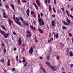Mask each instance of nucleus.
Returning <instances> with one entry per match:
<instances>
[{
	"mask_svg": "<svg viewBox=\"0 0 73 73\" xmlns=\"http://www.w3.org/2000/svg\"><path fill=\"white\" fill-rule=\"evenodd\" d=\"M46 64H47L48 66H50L51 69L53 71H56V69H57V67L56 66H54V67L53 66H51L50 64L48 62L46 61L45 62Z\"/></svg>",
	"mask_w": 73,
	"mask_h": 73,
	"instance_id": "1",
	"label": "nucleus"
},
{
	"mask_svg": "<svg viewBox=\"0 0 73 73\" xmlns=\"http://www.w3.org/2000/svg\"><path fill=\"white\" fill-rule=\"evenodd\" d=\"M0 33L1 34V35H2L3 36H4V38H7L9 36V34L8 33H7L6 34H5V33L1 29H0Z\"/></svg>",
	"mask_w": 73,
	"mask_h": 73,
	"instance_id": "2",
	"label": "nucleus"
},
{
	"mask_svg": "<svg viewBox=\"0 0 73 73\" xmlns=\"http://www.w3.org/2000/svg\"><path fill=\"white\" fill-rule=\"evenodd\" d=\"M50 50H49V54L48 55V56H47V60H49V57H50V54H51L52 53V52H51L52 51V47H50Z\"/></svg>",
	"mask_w": 73,
	"mask_h": 73,
	"instance_id": "3",
	"label": "nucleus"
},
{
	"mask_svg": "<svg viewBox=\"0 0 73 73\" xmlns=\"http://www.w3.org/2000/svg\"><path fill=\"white\" fill-rule=\"evenodd\" d=\"M19 19H20V20H21V21H23V24H25V25L26 26H28V23L27 22H26V23H25V22L24 21V20L21 17H19Z\"/></svg>",
	"mask_w": 73,
	"mask_h": 73,
	"instance_id": "4",
	"label": "nucleus"
},
{
	"mask_svg": "<svg viewBox=\"0 0 73 73\" xmlns=\"http://www.w3.org/2000/svg\"><path fill=\"white\" fill-rule=\"evenodd\" d=\"M29 52L31 55L32 54V53H33V48L32 47H30V49L29 50Z\"/></svg>",
	"mask_w": 73,
	"mask_h": 73,
	"instance_id": "5",
	"label": "nucleus"
},
{
	"mask_svg": "<svg viewBox=\"0 0 73 73\" xmlns=\"http://www.w3.org/2000/svg\"><path fill=\"white\" fill-rule=\"evenodd\" d=\"M51 23L52 26L54 27L55 26H56V22H55V21H54V20H52Z\"/></svg>",
	"mask_w": 73,
	"mask_h": 73,
	"instance_id": "6",
	"label": "nucleus"
},
{
	"mask_svg": "<svg viewBox=\"0 0 73 73\" xmlns=\"http://www.w3.org/2000/svg\"><path fill=\"white\" fill-rule=\"evenodd\" d=\"M14 21L16 23V24H18V25H20V26H21V23L20 21H16L15 20H14Z\"/></svg>",
	"mask_w": 73,
	"mask_h": 73,
	"instance_id": "7",
	"label": "nucleus"
},
{
	"mask_svg": "<svg viewBox=\"0 0 73 73\" xmlns=\"http://www.w3.org/2000/svg\"><path fill=\"white\" fill-rule=\"evenodd\" d=\"M22 42V41H21V38H19L18 40V45L20 46L21 45V43Z\"/></svg>",
	"mask_w": 73,
	"mask_h": 73,
	"instance_id": "8",
	"label": "nucleus"
},
{
	"mask_svg": "<svg viewBox=\"0 0 73 73\" xmlns=\"http://www.w3.org/2000/svg\"><path fill=\"white\" fill-rule=\"evenodd\" d=\"M38 23L40 25H41V21H43V20L42 19H38Z\"/></svg>",
	"mask_w": 73,
	"mask_h": 73,
	"instance_id": "9",
	"label": "nucleus"
},
{
	"mask_svg": "<svg viewBox=\"0 0 73 73\" xmlns=\"http://www.w3.org/2000/svg\"><path fill=\"white\" fill-rule=\"evenodd\" d=\"M8 22L9 24V25L10 26V27H12V21H11V20H10V19H8Z\"/></svg>",
	"mask_w": 73,
	"mask_h": 73,
	"instance_id": "10",
	"label": "nucleus"
},
{
	"mask_svg": "<svg viewBox=\"0 0 73 73\" xmlns=\"http://www.w3.org/2000/svg\"><path fill=\"white\" fill-rule=\"evenodd\" d=\"M38 31H39V32H40V33H43L44 31H43V30H42L41 28H39L38 29Z\"/></svg>",
	"mask_w": 73,
	"mask_h": 73,
	"instance_id": "11",
	"label": "nucleus"
},
{
	"mask_svg": "<svg viewBox=\"0 0 73 73\" xmlns=\"http://www.w3.org/2000/svg\"><path fill=\"white\" fill-rule=\"evenodd\" d=\"M15 2H18V4L20 5H21V1H20V0H15Z\"/></svg>",
	"mask_w": 73,
	"mask_h": 73,
	"instance_id": "12",
	"label": "nucleus"
},
{
	"mask_svg": "<svg viewBox=\"0 0 73 73\" xmlns=\"http://www.w3.org/2000/svg\"><path fill=\"white\" fill-rule=\"evenodd\" d=\"M33 4L34 5L36 9L37 10H38V7L37 5L35 4V3L34 2L33 3Z\"/></svg>",
	"mask_w": 73,
	"mask_h": 73,
	"instance_id": "13",
	"label": "nucleus"
},
{
	"mask_svg": "<svg viewBox=\"0 0 73 73\" xmlns=\"http://www.w3.org/2000/svg\"><path fill=\"white\" fill-rule=\"evenodd\" d=\"M36 2L38 6H40V4L39 0H36Z\"/></svg>",
	"mask_w": 73,
	"mask_h": 73,
	"instance_id": "14",
	"label": "nucleus"
},
{
	"mask_svg": "<svg viewBox=\"0 0 73 73\" xmlns=\"http://www.w3.org/2000/svg\"><path fill=\"white\" fill-rule=\"evenodd\" d=\"M30 27L31 28V29H33L34 31H36V27H33V26L32 25H30Z\"/></svg>",
	"mask_w": 73,
	"mask_h": 73,
	"instance_id": "15",
	"label": "nucleus"
},
{
	"mask_svg": "<svg viewBox=\"0 0 73 73\" xmlns=\"http://www.w3.org/2000/svg\"><path fill=\"white\" fill-rule=\"evenodd\" d=\"M1 27L2 29H3L5 31H7V29H6L4 25H1Z\"/></svg>",
	"mask_w": 73,
	"mask_h": 73,
	"instance_id": "16",
	"label": "nucleus"
},
{
	"mask_svg": "<svg viewBox=\"0 0 73 73\" xmlns=\"http://www.w3.org/2000/svg\"><path fill=\"white\" fill-rule=\"evenodd\" d=\"M10 5L13 9V10H14V11H15V7L14 6V5H13V4H10Z\"/></svg>",
	"mask_w": 73,
	"mask_h": 73,
	"instance_id": "17",
	"label": "nucleus"
},
{
	"mask_svg": "<svg viewBox=\"0 0 73 73\" xmlns=\"http://www.w3.org/2000/svg\"><path fill=\"white\" fill-rule=\"evenodd\" d=\"M11 65V64H10V59H9L7 62V66H10Z\"/></svg>",
	"mask_w": 73,
	"mask_h": 73,
	"instance_id": "18",
	"label": "nucleus"
},
{
	"mask_svg": "<svg viewBox=\"0 0 73 73\" xmlns=\"http://www.w3.org/2000/svg\"><path fill=\"white\" fill-rule=\"evenodd\" d=\"M70 56V57H73V54L72 51H70L69 53Z\"/></svg>",
	"mask_w": 73,
	"mask_h": 73,
	"instance_id": "19",
	"label": "nucleus"
},
{
	"mask_svg": "<svg viewBox=\"0 0 73 73\" xmlns=\"http://www.w3.org/2000/svg\"><path fill=\"white\" fill-rule=\"evenodd\" d=\"M26 13L28 16L29 17V9H28L26 12Z\"/></svg>",
	"mask_w": 73,
	"mask_h": 73,
	"instance_id": "20",
	"label": "nucleus"
},
{
	"mask_svg": "<svg viewBox=\"0 0 73 73\" xmlns=\"http://www.w3.org/2000/svg\"><path fill=\"white\" fill-rule=\"evenodd\" d=\"M60 44L62 47L64 48V44H63V42H60Z\"/></svg>",
	"mask_w": 73,
	"mask_h": 73,
	"instance_id": "21",
	"label": "nucleus"
},
{
	"mask_svg": "<svg viewBox=\"0 0 73 73\" xmlns=\"http://www.w3.org/2000/svg\"><path fill=\"white\" fill-rule=\"evenodd\" d=\"M41 69L43 70V73H46V71L45 70V69H44L42 67H41Z\"/></svg>",
	"mask_w": 73,
	"mask_h": 73,
	"instance_id": "22",
	"label": "nucleus"
},
{
	"mask_svg": "<svg viewBox=\"0 0 73 73\" xmlns=\"http://www.w3.org/2000/svg\"><path fill=\"white\" fill-rule=\"evenodd\" d=\"M49 11L50 12L52 11V7L50 5H49Z\"/></svg>",
	"mask_w": 73,
	"mask_h": 73,
	"instance_id": "23",
	"label": "nucleus"
},
{
	"mask_svg": "<svg viewBox=\"0 0 73 73\" xmlns=\"http://www.w3.org/2000/svg\"><path fill=\"white\" fill-rule=\"evenodd\" d=\"M66 13L68 17L70 16V14H69V11L68 10H66Z\"/></svg>",
	"mask_w": 73,
	"mask_h": 73,
	"instance_id": "24",
	"label": "nucleus"
},
{
	"mask_svg": "<svg viewBox=\"0 0 73 73\" xmlns=\"http://www.w3.org/2000/svg\"><path fill=\"white\" fill-rule=\"evenodd\" d=\"M31 36V33L27 35L26 36L27 37H29Z\"/></svg>",
	"mask_w": 73,
	"mask_h": 73,
	"instance_id": "25",
	"label": "nucleus"
},
{
	"mask_svg": "<svg viewBox=\"0 0 73 73\" xmlns=\"http://www.w3.org/2000/svg\"><path fill=\"white\" fill-rule=\"evenodd\" d=\"M66 20L69 23V24H70V20L68 19V18H67L66 19Z\"/></svg>",
	"mask_w": 73,
	"mask_h": 73,
	"instance_id": "26",
	"label": "nucleus"
},
{
	"mask_svg": "<svg viewBox=\"0 0 73 73\" xmlns=\"http://www.w3.org/2000/svg\"><path fill=\"white\" fill-rule=\"evenodd\" d=\"M38 19H42L41 18V17H40V14H38Z\"/></svg>",
	"mask_w": 73,
	"mask_h": 73,
	"instance_id": "27",
	"label": "nucleus"
},
{
	"mask_svg": "<svg viewBox=\"0 0 73 73\" xmlns=\"http://www.w3.org/2000/svg\"><path fill=\"white\" fill-rule=\"evenodd\" d=\"M63 23H64V25H69V23H65V21L63 22Z\"/></svg>",
	"mask_w": 73,
	"mask_h": 73,
	"instance_id": "28",
	"label": "nucleus"
},
{
	"mask_svg": "<svg viewBox=\"0 0 73 73\" xmlns=\"http://www.w3.org/2000/svg\"><path fill=\"white\" fill-rule=\"evenodd\" d=\"M31 14H32L33 15H35V12L33 11H31L30 13Z\"/></svg>",
	"mask_w": 73,
	"mask_h": 73,
	"instance_id": "29",
	"label": "nucleus"
},
{
	"mask_svg": "<svg viewBox=\"0 0 73 73\" xmlns=\"http://www.w3.org/2000/svg\"><path fill=\"white\" fill-rule=\"evenodd\" d=\"M5 7H6V9H8V8H9V6H8V5H5Z\"/></svg>",
	"mask_w": 73,
	"mask_h": 73,
	"instance_id": "30",
	"label": "nucleus"
},
{
	"mask_svg": "<svg viewBox=\"0 0 73 73\" xmlns=\"http://www.w3.org/2000/svg\"><path fill=\"white\" fill-rule=\"evenodd\" d=\"M4 54H5V53H6V51H7V50L5 48L4 49Z\"/></svg>",
	"mask_w": 73,
	"mask_h": 73,
	"instance_id": "31",
	"label": "nucleus"
},
{
	"mask_svg": "<svg viewBox=\"0 0 73 73\" xmlns=\"http://www.w3.org/2000/svg\"><path fill=\"white\" fill-rule=\"evenodd\" d=\"M1 61L2 62H3V63H4V59H1Z\"/></svg>",
	"mask_w": 73,
	"mask_h": 73,
	"instance_id": "32",
	"label": "nucleus"
},
{
	"mask_svg": "<svg viewBox=\"0 0 73 73\" xmlns=\"http://www.w3.org/2000/svg\"><path fill=\"white\" fill-rule=\"evenodd\" d=\"M69 37H71L72 36V34L71 33H69Z\"/></svg>",
	"mask_w": 73,
	"mask_h": 73,
	"instance_id": "33",
	"label": "nucleus"
},
{
	"mask_svg": "<svg viewBox=\"0 0 73 73\" xmlns=\"http://www.w3.org/2000/svg\"><path fill=\"white\" fill-rule=\"evenodd\" d=\"M26 32L27 33H29V34L31 33L30 31L28 30Z\"/></svg>",
	"mask_w": 73,
	"mask_h": 73,
	"instance_id": "34",
	"label": "nucleus"
},
{
	"mask_svg": "<svg viewBox=\"0 0 73 73\" xmlns=\"http://www.w3.org/2000/svg\"><path fill=\"white\" fill-rule=\"evenodd\" d=\"M55 37H56V38H58V34H57L56 36L55 35Z\"/></svg>",
	"mask_w": 73,
	"mask_h": 73,
	"instance_id": "35",
	"label": "nucleus"
},
{
	"mask_svg": "<svg viewBox=\"0 0 73 73\" xmlns=\"http://www.w3.org/2000/svg\"><path fill=\"white\" fill-rule=\"evenodd\" d=\"M16 58L17 61H17H18V55L16 56Z\"/></svg>",
	"mask_w": 73,
	"mask_h": 73,
	"instance_id": "36",
	"label": "nucleus"
},
{
	"mask_svg": "<svg viewBox=\"0 0 73 73\" xmlns=\"http://www.w3.org/2000/svg\"><path fill=\"white\" fill-rule=\"evenodd\" d=\"M15 19L16 20H17L18 21H19L20 20V19H19L17 17H16L15 18Z\"/></svg>",
	"mask_w": 73,
	"mask_h": 73,
	"instance_id": "37",
	"label": "nucleus"
},
{
	"mask_svg": "<svg viewBox=\"0 0 73 73\" xmlns=\"http://www.w3.org/2000/svg\"><path fill=\"white\" fill-rule=\"evenodd\" d=\"M54 4L55 5L56 4V3L57 2L56 1V0H54Z\"/></svg>",
	"mask_w": 73,
	"mask_h": 73,
	"instance_id": "38",
	"label": "nucleus"
},
{
	"mask_svg": "<svg viewBox=\"0 0 73 73\" xmlns=\"http://www.w3.org/2000/svg\"><path fill=\"white\" fill-rule=\"evenodd\" d=\"M62 29H66V28L65 26H62Z\"/></svg>",
	"mask_w": 73,
	"mask_h": 73,
	"instance_id": "39",
	"label": "nucleus"
},
{
	"mask_svg": "<svg viewBox=\"0 0 73 73\" xmlns=\"http://www.w3.org/2000/svg\"><path fill=\"white\" fill-rule=\"evenodd\" d=\"M27 62H25V64H24V66L25 67L27 66Z\"/></svg>",
	"mask_w": 73,
	"mask_h": 73,
	"instance_id": "40",
	"label": "nucleus"
},
{
	"mask_svg": "<svg viewBox=\"0 0 73 73\" xmlns=\"http://www.w3.org/2000/svg\"><path fill=\"white\" fill-rule=\"evenodd\" d=\"M70 67L71 68H73V64H71L70 65Z\"/></svg>",
	"mask_w": 73,
	"mask_h": 73,
	"instance_id": "41",
	"label": "nucleus"
},
{
	"mask_svg": "<svg viewBox=\"0 0 73 73\" xmlns=\"http://www.w3.org/2000/svg\"><path fill=\"white\" fill-rule=\"evenodd\" d=\"M63 12H64L65 11V9L64 8H62L61 9Z\"/></svg>",
	"mask_w": 73,
	"mask_h": 73,
	"instance_id": "42",
	"label": "nucleus"
},
{
	"mask_svg": "<svg viewBox=\"0 0 73 73\" xmlns=\"http://www.w3.org/2000/svg\"><path fill=\"white\" fill-rule=\"evenodd\" d=\"M46 4H47V0H45L44 2Z\"/></svg>",
	"mask_w": 73,
	"mask_h": 73,
	"instance_id": "43",
	"label": "nucleus"
},
{
	"mask_svg": "<svg viewBox=\"0 0 73 73\" xmlns=\"http://www.w3.org/2000/svg\"><path fill=\"white\" fill-rule=\"evenodd\" d=\"M13 35H17L15 31L13 32Z\"/></svg>",
	"mask_w": 73,
	"mask_h": 73,
	"instance_id": "44",
	"label": "nucleus"
},
{
	"mask_svg": "<svg viewBox=\"0 0 73 73\" xmlns=\"http://www.w3.org/2000/svg\"><path fill=\"white\" fill-rule=\"evenodd\" d=\"M15 68H13L12 69V72H14V71H15Z\"/></svg>",
	"mask_w": 73,
	"mask_h": 73,
	"instance_id": "45",
	"label": "nucleus"
},
{
	"mask_svg": "<svg viewBox=\"0 0 73 73\" xmlns=\"http://www.w3.org/2000/svg\"><path fill=\"white\" fill-rule=\"evenodd\" d=\"M22 2L23 3H27V1L25 0H23Z\"/></svg>",
	"mask_w": 73,
	"mask_h": 73,
	"instance_id": "46",
	"label": "nucleus"
},
{
	"mask_svg": "<svg viewBox=\"0 0 73 73\" xmlns=\"http://www.w3.org/2000/svg\"><path fill=\"white\" fill-rule=\"evenodd\" d=\"M22 62V61H21V60H19V63H21Z\"/></svg>",
	"mask_w": 73,
	"mask_h": 73,
	"instance_id": "47",
	"label": "nucleus"
},
{
	"mask_svg": "<svg viewBox=\"0 0 73 73\" xmlns=\"http://www.w3.org/2000/svg\"><path fill=\"white\" fill-rule=\"evenodd\" d=\"M25 61H26V60H25V59H23L22 60V62H25Z\"/></svg>",
	"mask_w": 73,
	"mask_h": 73,
	"instance_id": "48",
	"label": "nucleus"
},
{
	"mask_svg": "<svg viewBox=\"0 0 73 73\" xmlns=\"http://www.w3.org/2000/svg\"><path fill=\"white\" fill-rule=\"evenodd\" d=\"M53 9L54 12H56V10H55V9H54V7L53 8Z\"/></svg>",
	"mask_w": 73,
	"mask_h": 73,
	"instance_id": "49",
	"label": "nucleus"
},
{
	"mask_svg": "<svg viewBox=\"0 0 73 73\" xmlns=\"http://www.w3.org/2000/svg\"><path fill=\"white\" fill-rule=\"evenodd\" d=\"M50 40L51 41H53V38H52L50 39Z\"/></svg>",
	"mask_w": 73,
	"mask_h": 73,
	"instance_id": "50",
	"label": "nucleus"
},
{
	"mask_svg": "<svg viewBox=\"0 0 73 73\" xmlns=\"http://www.w3.org/2000/svg\"><path fill=\"white\" fill-rule=\"evenodd\" d=\"M48 43H50V42H51V41L50 40H48Z\"/></svg>",
	"mask_w": 73,
	"mask_h": 73,
	"instance_id": "51",
	"label": "nucleus"
},
{
	"mask_svg": "<svg viewBox=\"0 0 73 73\" xmlns=\"http://www.w3.org/2000/svg\"><path fill=\"white\" fill-rule=\"evenodd\" d=\"M70 17H71V18H72V19H73V16L72 15H70Z\"/></svg>",
	"mask_w": 73,
	"mask_h": 73,
	"instance_id": "52",
	"label": "nucleus"
},
{
	"mask_svg": "<svg viewBox=\"0 0 73 73\" xmlns=\"http://www.w3.org/2000/svg\"><path fill=\"white\" fill-rule=\"evenodd\" d=\"M16 47H15L14 48V51H16Z\"/></svg>",
	"mask_w": 73,
	"mask_h": 73,
	"instance_id": "53",
	"label": "nucleus"
},
{
	"mask_svg": "<svg viewBox=\"0 0 73 73\" xmlns=\"http://www.w3.org/2000/svg\"><path fill=\"white\" fill-rule=\"evenodd\" d=\"M4 45H4V43H2L1 46H4Z\"/></svg>",
	"mask_w": 73,
	"mask_h": 73,
	"instance_id": "54",
	"label": "nucleus"
},
{
	"mask_svg": "<svg viewBox=\"0 0 73 73\" xmlns=\"http://www.w3.org/2000/svg\"><path fill=\"white\" fill-rule=\"evenodd\" d=\"M22 51L23 52H24L25 51V48H23L22 50Z\"/></svg>",
	"mask_w": 73,
	"mask_h": 73,
	"instance_id": "55",
	"label": "nucleus"
},
{
	"mask_svg": "<svg viewBox=\"0 0 73 73\" xmlns=\"http://www.w3.org/2000/svg\"><path fill=\"white\" fill-rule=\"evenodd\" d=\"M42 22V25H44V22L43 21H41Z\"/></svg>",
	"mask_w": 73,
	"mask_h": 73,
	"instance_id": "56",
	"label": "nucleus"
},
{
	"mask_svg": "<svg viewBox=\"0 0 73 73\" xmlns=\"http://www.w3.org/2000/svg\"><path fill=\"white\" fill-rule=\"evenodd\" d=\"M53 34L54 35V36L55 37H56V35H55V33H54V32H53Z\"/></svg>",
	"mask_w": 73,
	"mask_h": 73,
	"instance_id": "57",
	"label": "nucleus"
},
{
	"mask_svg": "<svg viewBox=\"0 0 73 73\" xmlns=\"http://www.w3.org/2000/svg\"><path fill=\"white\" fill-rule=\"evenodd\" d=\"M15 15H13V19H14V20H15Z\"/></svg>",
	"mask_w": 73,
	"mask_h": 73,
	"instance_id": "58",
	"label": "nucleus"
},
{
	"mask_svg": "<svg viewBox=\"0 0 73 73\" xmlns=\"http://www.w3.org/2000/svg\"><path fill=\"white\" fill-rule=\"evenodd\" d=\"M70 9L71 11H73V7L71 8Z\"/></svg>",
	"mask_w": 73,
	"mask_h": 73,
	"instance_id": "59",
	"label": "nucleus"
},
{
	"mask_svg": "<svg viewBox=\"0 0 73 73\" xmlns=\"http://www.w3.org/2000/svg\"><path fill=\"white\" fill-rule=\"evenodd\" d=\"M33 23L34 25H36V22L35 21Z\"/></svg>",
	"mask_w": 73,
	"mask_h": 73,
	"instance_id": "60",
	"label": "nucleus"
},
{
	"mask_svg": "<svg viewBox=\"0 0 73 73\" xmlns=\"http://www.w3.org/2000/svg\"><path fill=\"white\" fill-rule=\"evenodd\" d=\"M0 6H3V4L1 2H0Z\"/></svg>",
	"mask_w": 73,
	"mask_h": 73,
	"instance_id": "61",
	"label": "nucleus"
},
{
	"mask_svg": "<svg viewBox=\"0 0 73 73\" xmlns=\"http://www.w3.org/2000/svg\"><path fill=\"white\" fill-rule=\"evenodd\" d=\"M40 15L41 17H42V16H43V14L42 13H41L40 14Z\"/></svg>",
	"mask_w": 73,
	"mask_h": 73,
	"instance_id": "62",
	"label": "nucleus"
},
{
	"mask_svg": "<svg viewBox=\"0 0 73 73\" xmlns=\"http://www.w3.org/2000/svg\"><path fill=\"white\" fill-rule=\"evenodd\" d=\"M39 58H40V60H42L43 58H42V57H40Z\"/></svg>",
	"mask_w": 73,
	"mask_h": 73,
	"instance_id": "63",
	"label": "nucleus"
},
{
	"mask_svg": "<svg viewBox=\"0 0 73 73\" xmlns=\"http://www.w3.org/2000/svg\"><path fill=\"white\" fill-rule=\"evenodd\" d=\"M3 15H6V13H5V12H4L3 13Z\"/></svg>",
	"mask_w": 73,
	"mask_h": 73,
	"instance_id": "64",
	"label": "nucleus"
}]
</instances>
